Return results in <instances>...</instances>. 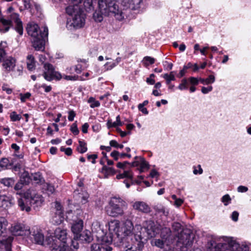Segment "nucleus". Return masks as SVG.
<instances>
[{"instance_id":"obj_21","label":"nucleus","mask_w":251,"mask_h":251,"mask_svg":"<svg viewBox=\"0 0 251 251\" xmlns=\"http://www.w3.org/2000/svg\"><path fill=\"white\" fill-rule=\"evenodd\" d=\"M142 0H124V6L131 10H136L140 7Z\"/></svg>"},{"instance_id":"obj_63","label":"nucleus","mask_w":251,"mask_h":251,"mask_svg":"<svg viewBox=\"0 0 251 251\" xmlns=\"http://www.w3.org/2000/svg\"><path fill=\"white\" fill-rule=\"evenodd\" d=\"M75 116V113L73 110L70 111L69 112L68 120L70 121H73L74 117Z\"/></svg>"},{"instance_id":"obj_28","label":"nucleus","mask_w":251,"mask_h":251,"mask_svg":"<svg viewBox=\"0 0 251 251\" xmlns=\"http://www.w3.org/2000/svg\"><path fill=\"white\" fill-rule=\"evenodd\" d=\"M101 172L104 175V177L106 178H107L109 176L114 175L116 173L115 170L113 168L108 167L104 165L101 169Z\"/></svg>"},{"instance_id":"obj_44","label":"nucleus","mask_w":251,"mask_h":251,"mask_svg":"<svg viewBox=\"0 0 251 251\" xmlns=\"http://www.w3.org/2000/svg\"><path fill=\"white\" fill-rule=\"evenodd\" d=\"M88 102L91 103L90 107L91 108H94L96 107H98L100 105V103L99 101L95 100V99L91 97L88 100Z\"/></svg>"},{"instance_id":"obj_18","label":"nucleus","mask_w":251,"mask_h":251,"mask_svg":"<svg viewBox=\"0 0 251 251\" xmlns=\"http://www.w3.org/2000/svg\"><path fill=\"white\" fill-rule=\"evenodd\" d=\"M10 21L11 22L13 21L16 24L15 30L20 35H22L23 33V27L22 22L19 18V15L16 13H13L10 14ZM8 20L9 21V20Z\"/></svg>"},{"instance_id":"obj_10","label":"nucleus","mask_w":251,"mask_h":251,"mask_svg":"<svg viewBox=\"0 0 251 251\" xmlns=\"http://www.w3.org/2000/svg\"><path fill=\"white\" fill-rule=\"evenodd\" d=\"M11 232L16 236H28L30 233V229L26 227L25 226L20 223L13 224L10 227Z\"/></svg>"},{"instance_id":"obj_64","label":"nucleus","mask_w":251,"mask_h":251,"mask_svg":"<svg viewBox=\"0 0 251 251\" xmlns=\"http://www.w3.org/2000/svg\"><path fill=\"white\" fill-rule=\"evenodd\" d=\"M71 130L72 132L75 135H77L79 133V130H78L76 125L75 124H73L71 128Z\"/></svg>"},{"instance_id":"obj_47","label":"nucleus","mask_w":251,"mask_h":251,"mask_svg":"<svg viewBox=\"0 0 251 251\" xmlns=\"http://www.w3.org/2000/svg\"><path fill=\"white\" fill-rule=\"evenodd\" d=\"M231 200V198L228 194H226L222 198V201L226 206L227 205L228 203L230 202Z\"/></svg>"},{"instance_id":"obj_31","label":"nucleus","mask_w":251,"mask_h":251,"mask_svg":"<svg viewBox=\"0 0 251 251\" xmlns=\"http://www.w3.org/2000/svg\"><path fill=\"white\" fill-rule=\"evenodd\" d=\"M0 183L6 187L12 186L15 183V180L13 178L6 177L0 179Z\"/></svg>"},{"instance_id":"obj_1","label":"nucleus","mask_w":251,"mask_h":251,"mask_svg":"<svg viewBox=\"0 0 251 251\" xmlns=\"http://www.w3.org/2000/svg\"><path fill=\"white\" fill-rule=\"evenodd\" d=\"M110 230H113L117 235V243L124 242L127 237H130L132 240L134 239L139 238L143 239L146 236L145 233L143 230V227L140 225H135L134 227L133 223L130 220H126L123 224L120 225L118 221H114L109 224Z\"/></svg>"},{"instance_id":"obj_52","label":"nucleus","mask_w":251,"mask_h":251,"mask_svg":"<svg viewBox=\"0 0 251 251\" xmlns=\"http://www.w3.org/2000/svg\"><path fill=\"white\" fill-rule=\"evenodd\" d=\"M53 250V251H69L68 246H66V245L57 247Z\"/></svg>"},{"instance_id":"obj_14","label":"nucleus","mask_w":251,"mask_h":251,"mask_svg":"<svg viewBox=\"0 0 251 251\" xmlns=\"http://www.w3.org/2000/svg\"><path fill=\"white\" fill-rule=\"evenodd\" d=\"M132 206L134 210L143 213H149L151 211L150 206L144 201H135L132 203Z\"/></svg>"},{"instance_id":"obj_43","label":"nucleus","mask_w":251,"mask_h":251,"mask_svg":"<svg viewBox=\"0 0 251 251\" xmlns=\"http://www.w3.org/2000/svg\"><path fill=\"white\" fill-rule=\"evenodd\" d=\"M143 61L145 65L147 66L150 64H153L155 62V59L150 56H145L144 57Z\"/></svg>"},{"instance_id":"obj_15","label":"nucleus","mask_w":251,"mask_h":251,"mask_svg":"<svg viewBox=\"0 0 251 251\" xmlns=\"http://www.w3.org/2000/svg\"><path fill=\"white\" fill-rule=\"evenodd\" d=\"M53 234L54 237L60 241L61 246L66 245L68 239L66 230L58 227L55 230Z\"/></svg>"},{"instance_id":"obj_57","label":"nucleus","mask_w":251,"mask_h":251,"mask_svg":"<svg viewBox=\"0 0 251 251\" xmlns=\"http://www.w3.org/2000/svg\"><path fill=\"white\" fill-rule=\"evenodd\" d=\"M3 91H5L7 94H10L12 92V90L8 87L7 84H4L2 86Z\"/></svg>"},{"instance_id":"obj_59","label":"nucleus","mask_w":251,"mask_h":251,"mask_svg":"<svg viewBox=\"0 0 251 251\" xmlns=\"http://www.w3.org/2000/svg\"><path fill=\"white\" fill-rule=\"evenodd\" d=\"M173 229L179 231L181 228V225L179 223H175L172 226Z\"/></svg>"},{"instance_id":"obj_12","label":"nucleus","mask_w":251,"mask_h":251,"mask_svg":"<svg viewBox=\"0 0 251 251\" xmlns=\"http://www.w3.org/2000/svg\"><path fill=\"white\" fill-rule=\"evenodd\" d=\"M85 23V17L84 14L82 13L80 10L77 11L72 19V25L74 27L80 28L82 27Z\"/></svg>"},{"instance_id":"obj_56","label":"nucleus","mask_w":251,"mask_h":251,"mask_svg":"<svg viewBox=\"0 0 251 251\" xmlns=\"http://www.w3.org/2000/svg\"><path fill=\"white\" fill-rule=\"evenodd\" d=\"M154 76L155 75L154 74H151L150 77L147 78V82L151 85L154 84L155 83V80L152 78L154 77Z\"/></svg>"},{"instance_id":"obj_34","label":"nucleus","mask_w":251,"mask_h":251,"mask_svg":"<svg viewBox=\"0 0 251 251\" xmlns=\"http://www.w3.org/2000/svg\"><path fill=\"white\" fill-rule=\"evenodd\" d=\"M107 126L108 128L112 127H116L117 126H121L123 125V123L120 120V115H118L116 117V121L114 122H112L109 120L107 123Z\"/></svg>"},{"instance_id":"obj_35","label":"nucleus","mask_w":251,"mask_h":251,"mask_svg":"<svg viewBox=\"0 0 251 251\" xmlns=\"http://www.w3.org/2000/svg\"><path fill=\"white\" fill-rule=\"evenodd\" d=\"M112 236L110 233H106L101 238L102 243L104 245H107L109 246V244H111L112 242Z\"/></svg>"},{"instance_id":"obj_13","label":"nucleus","mask_w":251,"mask_h":251,"mask_svg":"<svg viewBox=\"0 0 251 251\" xmlns=\"http://www.w3.org/2000/svg\"><path fill=\"white\" fill-rule=\"evenodd\" d=\"M74 239L78 240L82 243H90L93 240L91 232L88 230H85L76 235H75Z\"/></svg>"},{"instance_id":"obj_26","label":"nucleus","mask_w":251,"mask_h":251,"mask_svg":"<svg viewBox=\"0 0 251 251\" xmlns=\"http://www.w3.org/2000/svg\"><path fill=\"white\" fill-rule=\"evenodd\" d=\"M153 209L157 214L161 213L162 215L166 217L168 216L169 214V209L161 204L154 205Z\"/></svg>"},{"instance_id":"obj_51","label":"nucleus","mask_w":251,"mask_h":251,"mask_svg":"<svg viewBox=\"0 0 251 251\" xmlns=\"http://www.w3.org/2000/svg\"><path fill=\"white\" fill-rule=\"evenodd\" d=\"M117 66V63L115 62H107L105 64L104 66L106 70H110Z\"/></svg>"},{"instance_id":"obj_42","label":"nucleus","mask_w":251,"mask_h":251,"mask_svg":"<svg viewBox=\"0 0 251 251\" xmlns=\"http://www.w3.org/2000/svg\"><path fill=\"white\" fill-rule=\"evenodd\" d=\"M164 78H165L167 84H169L170 82L172 80H175V75L173 74V72H171L170 74H165L163 75Z\"/></svg>"},{"instance_id":"obj_7","label":"nucleus","mask_w":251,"mask_h":251,"mask_svg":"<svg viewBox=\"0 0 251 251\" xmlns=\"http://www.w3.org/2000/svg\"><path fill=\"white\" fill-rule=\"evenodd\" d=\"M132 239L127 237L124 242H119L117 243V245L124 249L123 251H142L144 246V243L143 239L139 238Z\"/></svg>"},{"instance_id":"obj_8","label":"nucleus","mask_w":251,"mask_h":251,"mask_svg":"<svg viewBox=\"0 0 251 251\" xmlns=\"http://www.w3.org/2000/svg\"><path fill=\"white\" fill-rule=\"evenodd\" d=\"M142 227L146 231L148 238H150L156 236L159 233L161 225L153 221L149 220L143 223Z\"/></svg>"},{"instance_id":"obj_27","label":"nucleus","mask_w":251,"mask_h":251,"mask_svg":"<svg viewBox=\"0 0 251 251\" xmlns=\"http://www.w3.org/2000/svg\"><path fill=\"white\" fill-rule=\"evenodd\" d=\"M79 190H75L74 192V196L78 201L82 203H85L87 201V200L88 198V195L86 193H80L78 192Z\"/></svg>"},{"instance_id":"obj_41","label":"nucleus","mask_w":251,"mask_h":251,"mask_svg":"<svg viewBox=\"0 0 251 251\" xmlns=\"http://www.w3.org/2000/svg\"><path fill=\"white\" fill-rule=\"evenodd\" d=\"M199 80L201 83L203 84H209L212 83L215 81V77L213 75H210L207 78L204 79L200 78Z\"/></svg>"},{"instance_id":"obj_3","label":"nucleus","mask_w":251,"mask_h":251,"mask_svg":"<svg viewBox=\"0 0 251 251\" xmlns=\"http://www.w3.org/2000/svg\"><path fill=\"white\" fill-rule=\"evenodd\" d=\"M26 30L28 34L31 37L33 47L36 50H44L46 39L48 35V29L44 26L43 30L40 29L38 25L34 22L27 25Z\"/></svg>"},{"instance_id":"obj_53","label":"nucleus","mask_w":251,"mask_h":251,"mask_svg":"<svg viewBox=\"0 0 251 251\" xmlns=\"http://www.w3.org/2000/svg\"><path fill=\"white\" fill-rule=\"evenodd\" d=\"M109 144L110 146L115 148H119L120 149H122L124 147L123 145L119 144L116 141L114 140L110 141Z\"/></svg>"},{"instance_id":"obj_20","label":"nucleus","mask_w":251,"mask_h":251,"mask_svg":"<svg viewBox=\"0 0 251 251\" xmlns=\"http://www.w3.org/2000/svg\"><path fill=\"white\" fill-rule=\"evenodd\" d=\"M43 245L49 246L50 247L52 248L53 249L57 247L61 246L60 241L54 237V235L53 236L50 235L47 236L45 240L44 239Z\"/></svg>"},{"instance_id":"obj_62","label":"nucleus","mask_w":251,"mask_h":251,"mask_svg":"<svg viewBox=\"0 0 251 251\" xmlns=\"http://www.w3.org/2000/svg\"><path fill=\"white\" fill-rule=\"evenodd\" d=\"M212 87L210 86L208 87H202L201 88V92L203 94H207L212 90Z\"/></svg>"},{"instance_id":"obj_40","label":"nucleus","mask_w":251,"mask_h":251,"mask_svg":"<svg viewBox=\"0 0 251 251\" xmlns=\"http://www.w3.org/2000/svg\"><path fill=\"white\" fill-rule=\"evenodd\" d=\"M140 172H143L145 170H148L149 168V164L145 161V160L143 158L140 157Z\"/></svg>"},{"instance_id":"obj_30","label":"nucleus","mask_w":251,"mask_h":251,"mask_svg":"<svg viewBox=\"0 0 251 251\" xmlns=\"http://www.w3.org/2000/svg\"><path fill=\"white\" fill-rule=\"evenodd\" d=\"M27 67L30 71L33 70L35 66V61L32 55H28L27 56Z\"/></svg>"},{"instance_id":"obj_60","label":"nucleus","mask_w":251,"mask_h":251,"mask_svg":"<svg viewBox=\"0 0 251 251\" xmlns=\"http://www.w3.org/2000/svg\"><path fill=\"white\" fill-rule=\"evenodd\" d=\"M64 78L67 80L75 81L77 79L78 76L75 75H64Z\"/></svg>"},{"instance_id":"obj_6","label":"nucleus","mask_w":251,"mask_h":251,"mask_svg":"<svg viewBox=\"0 0 251 251\" xmlns=\"http://www.w3.org/2000/svg\"><path fill=\"white\" fill-rule=\"evenodd\" d=\"M8 225L7 220L3 217H0V248L6 251H10L13 238L10 236L2 235L6 230Z\"/></svg>"},{"instance_id":"obj_50","label":"nucleus","mask_w":251,"mask_h":251,"mask_svg":"<svg viewBox=\"0 0 251 251\" xmlns=\"http://www.w3.org/2000/svg\"><path fill=\"white\" fill-rule=\"evenodd\" d=\"M10 117L11 120L12 121H19L21 119V116L17 114L14 111L12 112L10 114Z\"/></svg>"},{"instance_id":"obj_61","label":"nucleus","mask_w":251,"mask_h":251,"mask_svg":"<svg viewBox=\"0 0 251 251\" xmlns=\"http://www.w3.org/2000/svg\"><path fill=\"white\" fill-rule=\"evenodd\" d=\"M189 80L191 84L194 85H197L199 83V81H200L197 78L194 77H190Z\"/></svg>"},{"instance_id":"obj_39","label":"nucleus","mask_w":251,"mask_h":251,"mask_svg":"<svg viewBox=\"0 0 251 251\" xmlns=\"http://www.w3.org/2000/svg\"><path fill=\"white\" fill-rule=\"evenodd\" d=\"M30 181V178L28 173L27 172H24L21 176L20 181L24 184H27Z\"/></svg>"},{"instance_id":"obj_33","label":"nucleus","mask_w":251,"mask_h":251,"mask_svg":"<svg viewBox=\"0 0 251 251\" xmlns=\"http://www.w3.org/2000/svg\"><path fill=\"white\" fill-rule=\"evenodd\" d=\"M80 10L78 7V5H70L66 8V12L69 15H75L77 11H79Z\"/></svg>"},{"instance_id":"obj_49","label":"nucleus","mask_w":251,"mask_h":251,"mask_svg":"<svg viewBox=\"0 0 251 251\" xmlns=\"http://www.w3.org/2000/svg\"><path fill=\"white\" fill-rule=\"evenodd\" d=\"M102 15H103L100 12H95L93 14L94 18L95 19V20L97 22H100L102 21L103 17Z\"/></svg>"},{"instance_id":"obj_55","label":"nucleus","mask_w":251,"mask_h":251,"mask_svg":"<svg viewBox=\"0 0 251 251\" xmlns=\"http://www.w3.org/2000/svg\"><path fill=\"white\" fill-rule=\"evenodd\" d=\"M30 96H31V94L29 93H26L24 95L21 94H20L21 100L22 102H25L26 100V99L29 98Z\"/></svg>"},{"instance_id":"obj_4","label":"nucleus","mask_w":251,"mask_h":251,"mask_svg":"<svg viewBox=\"0 0 251 251\" xmlns=\"http://www.w3.org/2000/svg\"><path fill=\"white\" fill-rule=\"evenodd\" d=\"M44 200L41 195H37L34 191L28 190L24 194V197L18 200V205L22 210L29 212L31 210L30 206H41Z\"/></svg>"},{"instance_id":"obj_5","label":"nucleus","mask_w":251,"mask_h":251,"mask_svg":"<svg viewBox=\"0 0 251 251\" xmlns=\"http://www.w3.org/2000/svg\"><path fill=\"white\" fill-rule=\"evenodd\" d=\"M127 207V204L125 201L119 197H113L109 202L106 211L107 214L110 216H122L124 214V211Z\"/></svg>"},{"instance_id":"obj_19","label":"nucleus","mask_w":251,"mask_h":251,"mask_svg":"<svg viewBox=\"0 0 251 251\" xmlns=\"http://www.w3.org/2000/svg\"><path fill=\"white\" fill-rule=\"evenodd\" d=\"M16 59L11 56L3 60L2 66L5 71L9 72L13 70L16 66Z\"/></svg>"},{"instance_id":"obj_23","label":"nucleus","mask_w":251,"mask_h":251,"mask_svg":"<svg viewBox=\"0 0 251 251\" xmlns=\"http://www.w3.org/2000/svg\"><path fill=\"white\" fill-rule=\"evenodd\" d=\"M98 5L100 12L104 15H107V9L109 8L110 3L111 1L110 0H98Z\"/></svg>"},{"instance_id":"obj_48","label":"nucleus","mask_w":251,"mask_h":251,"mask_svg":"<svg viewBox=\"0 0 251 251\" xmlns=\"http://www.w3.org/2000/svg\"><path fill=\"white\" fill-rule=\"evenodd\" d=\"M188 82L186 79L181 80V83L179 85L178 88L180 90H185L187 89Z\"/></svg>"},{"instance_id":"obj_9","label":"nucleus","mask_w":251,"mask_h":251,"mask_svg":"<svg viewBox=\"0 0 251 251\" xmlns=\"http://www.w3.org/2000/svg\"><path fill=\"white\" fill-rule=\"evenodd\" d=\"M44 67L45 70L43 76L46 80L48 81H51L54 79L60 80L62 78L60 73L55 71L52 65L46 63L44 64Z\"/></svg>"},{"instance_id":"obj_36","label":"nucleus","mask_w":251,"mask_h":251,"mask_svg":"<svg viewBox=\"0 0 251 251\" xmlns=\"http://www.w3.org/2000/svg\"><path fill=\"white\" fill-rule=\"evenodd\" d=\"M133 177L132 174L130 171H126L122 174L117 175L116 178L118 179L127 178L132 179Z\"/></svg>"},{"instance_id":"obj_24","label":"nucleus","mask_w":251,"mask_h":251,"mask_svg":"<svg viewBox=\"0 0 251 251\" xmlns=\"http://www.w3.org/2000/svg\"><path fill=\"white\" fill-rule=\"evenodd\" d=\"M112 248L104 244H93L91 247V251H112Z\"/></svg>"},{"instance_id":"obj_2","label":"nucleus","mask_w":251,"mask_h":251,"mask_svg":"<svg viewBox=\"0 0 251 251\" xmlns=\"http://www.w3.org/2000/svg\"><path fill=\"white\" fill-rule=\"evenodd\" d=\"M207 251H224L228 248L230 251H249L246 245H240L232 238L226 236L212 238L207 244Z\"/></svg>"},{"instance_id":"obj_25","label":"nucleus","mask_w":251,"mask_h":251,"mask_svg":"<svg viewBox=\"0 0 251 251\" xmlns=\"http://www.w3.org/2000/svg\"><path fill=\"white\" fill-rule=\"evenodd\" d=\"M0 22L2 25H0V32L4 33L8 31L11 26V22L8 20H6L3 18L0 19Z\"/></svg>"},{"instance_id":"obj_32","label":"nucleus","mask_w":251,"mask_h":251,"mask_svg":"<svg viewBox=\"0 0 251 251\" xmlns=\"http://www.w3.org/2000/svg\"><path fill=\"white\" fill-rule=\"evenodd\" d=\"M151 245L152 246H155L157 248H159L162 250L163 249V248L165 247L166 245H165L164 241L160 239H152L151 241Z\"/></svg>"},{"instance_id":"obj_11","label":"nucleus","mask_w":251,"mask_h":251,"mask_svg":"<svg viewBox=\"0 0 251 251\" xmlns=\"http://www.w3.org/2000/svg\"><path fill=\"white\" fill-rule=\"evenodd\" d=\"M28 235H30V238L33 242L39 245H43L44 237L37 227H32Z\"/></svg>"},{"instance_id":"obj_16","label":"nucleus","mask_w":251,"mask_h":251,"mask_svg":"<svg viewBox=\"0 0 251 251\" xmlns=\"http://www.w3.org/2000/svg\"><path fill=\"white\" fill-rule=\"evenodd\" d=\"M15 202L11 196L0 195V207L7 209L14 205Z\"/></svg>"},{"instance_id":"obj_58","label":"nucleus","mask_w":251,"mask_h":251,"mask_svg":"<svg viewBox=\"0 0 251 251\" xmlns=\"http://www.w3.org/2000/svg\"><path fill=\"white\" fill-rule=\"evenodd\" d=\"M60 150L62 151H64L67 155H71L72 153V150L70 148L65 149L64 147H61Z\"/></svg>"},{"instance_id":"obj_46","label":"nucleus","mask_w":251,"mask_h":251,"mask_svg":"<svg viewBox=\"0 0 251 251\" xmlns=\"http://www.w3.org/2000/svg\"><path fill=\"white\" fill-rule=\"evenodd\" d=\"M54 209L55 210V213H56V214L58 213L63 214L62 209V206L59 202L56 201L54 203Z\"/></svg>"},{"instance_id":"obj_29","label":"nucleus","mask_w":251,"mask_h":251,"mask_svg":"<svg viewBox=\"0 0 251 251\" xmlns=\"http://www.w3.org/2000/svg\"><path fill=\"white\" fill-rule=\"evenodd\" d=\"M64 220L63 214H58L55 213L51 220V222L53 224L59 225L62 223Z\"/></svg>"},{"instance_id":"obj_37","label":"nucleus","mask_w":251,"mask_h":251,"mask_svg":"<svg viewBox=\"0 0 251 251\" xmlns=\"http://www.w3.org/2000/svg\"><path fill=\"white\" fill-rule=\"evenodd\" d=\"M78 143L79 146L77 148V151L80 153L85 152L87 150L86 143L84 141L81 140H79Z\"/></svg>"},{"instance_id":"obj_54","label":"nucleus","mask_w":251,"mask_h":251,"mask_svg":"<svg viewBox=\"0 0 251 251\" xmlns=\"http://www.w3.org/2000/svg\"><path fill=\"white\" fill-rule=\"evenodd\" d=\"M46 188L47 191L51 194H53L55 191V188L54 186L51 184L47 183Z\"/></svg>"},{"instance_id":"obj_22","label":"nucleus","mask_w":251,"mask_h":251,"mask_svg":"<svg viewBox=\"0 0 251 251\" xmlns=\"http://www.w3.org/2000/svg\"><path fill=\"white\" fill-rule=\"evenodd\" d=\"M83 227V222L82 220L79 219L74 221L71 226V230L75 235L78 234L81 232Z\"/></svg>"},{"instance_id":"obj_45","label":"nucleus","mask_w":251,"mask_h":251,"mask_svg":"<svg viewBox=\"0 0 251 251\" xmlns=\"http://www.w3.org/2000/svg\"><path fill=\"white\" fill-rule=\"evenodd\" d=\"M9 160L6 158H2L0 160V167L2 168H7L9 164Z\"/></svg>"},{"instance_id":"obj_38","label":"nucleus","mask_w":251,"mask_h":251,"mask_svg":"<svg viewBox=\"0 0 251 251\" xmlns=\"http://www.w3.org/2000/svg\"><path fill=\"white\" fill-rule=\"evenodd\" d=\"M171 230L168 227H164L161 230L160 235L163 239H167L171 235Z\"/></svg>"},{"instance_id":"obj_17","label":"nucleus","mask_w":251,"mask_h":251,"mask_svg":"<svg viewBox=\"0 0 251 251\" xmlns=\"http://www.w3.org/2000/svg\"><path fill=\"white\" fill-rule=\"evenodd\" d=\"M107 15L108 16L110 13L114 14L116 18L121 21L124 18L123 12L120 11L117 4L113 3L112 2L110 3L109 8L107 9Z\"/></svg>"}]
</instances>
